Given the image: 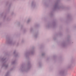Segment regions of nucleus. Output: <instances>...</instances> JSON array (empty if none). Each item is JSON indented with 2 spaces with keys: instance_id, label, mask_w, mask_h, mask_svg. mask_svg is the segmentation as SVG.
I'll use <instances>...</instances> for the list:
<instances>
[{
  "instance_id": "f257e3e1",
  "label": "nucleus",
  "mask_w": 76,
  "mask_h": 76,
  "mask_svg": "<svg viewBox=\"0 0 76 76\" xmlns=\"http://www.w3.org/2000/svg\"><path fill=\"white\" fill-rule=\"evenodd\" d=\"M31 66V65H29L27 66H23V65L22 64L21 65L19 70L21 72L24 73V72H26L28 71L29 69H30Z\"/></svg>"
},
{
  "instance_id": "f03ea898",
  "label": "nucleus",
  "mask_w": 76,
  "mask_h": 76,
  "mask_svg": "<svg viewBox=\"0 0 76 76\" xmlns=\"http://www.w3.org/2000/svg\"><path fill=\"white\" fill-rule=\"evenodd\" d=\"M2 67H4L5 68H7V67H8V65L6 64L5 63L4 64L2 65Z\"/></svg>"
},
{
  "instance_id": "7ed1b4c3",
  "label": "nucleus",
  "mask_w": 76,
  "mask_h": 76,
  "mask_svg": "<svg viewBox=\"0 0 76 76\" xmlns=\"http://www.w3.org/2000/svg\"><path fill=\"white\" fill-rule=\"evenodd\" d=\"M72 64H69L67 66L68 68H70L72 67Z\"/></svg>"
},
{
  "instance_id": "20e7f679",
  "label": "nucleus",
  "mask_w": 76,
  "mask_h": 76,
  "mask_svg": "<svg viewBox=\"0 0 76 76\" xmlns=\"http://www.w3.org/2000/svg\"><path fill=\"white\" fill-rule=\"evenodd\" d=\"M5 60H6V58H2L1 59V61H2L3 62H4V61H5Z\"/></svg>"
},
{
  "instance_id": "39448f33",
  "label": "nucleus",
  "mask_w": 76,
  "mask_h": 76,
  "mask_svg": "<svg viewBox=\"0 0 76 76\" xmlns=\"http://www.w3.org/2000/svg\"><path fill=\"white\" fill-rule=\"evenodd\" d=\"M9 72H7V73L6 74L5 76H9Z\"/></svg>"
},
{
  "instance_id": "423d86ee",
  "label": "nucleus",
  "mask_w": 76,
  "mask_h": 76,
  "mask_svg": "<svg viewBox=\"0 0 76 76\" xmlns=\"http://www.w3.org/2000/svg\"><path fill=\"white\" fill-rule=\"evenodd\" d=\"M15 61H14L12 62V64H13L15 63Z\"/></svg>"
},
{
  "instance_id": "0eeeda50",
  "label": "nucleus",
  "mask_w": 76,
  "mask_h": 76,
  "mask_svg": "<svg viewBox=\"0 0 76 76\" xmlns=\"http://www.w3.org/2000/svg\"><path fill=\"white\" fill-rule=\"evenodd\" d=\"M64 73V71H62L61 72V74H63V73Z\"/></svg>"
},
{
  "instance_id": "6e6552de",
  "label": "nucleus",
  "mask_w": 76,
  "mask_h": 76,
  "mask_svg": "<svg viewBox=\"0 0 76 76\" xmlns=\"http://www.w3.org/2000/svg\"><path fill=\"white\" fill-rule=\"evenodd\" d=\"M44 55H45V53H42V56H44Z\"/></svg>"
},
{
  "instance_id": "1a4fd4ad",
  "label": "nucleus",
  "mask_w": 76,
  "mask_h": 76,
  "mask_svg": "<svg viewBox=\"0 0 76 76\" xmlns=\"http://www.w3.org/2000/svg\"><path fill=\"white\" fill-rule=\"evenodd\" d=\"M16 50H15L14 51V52H13V53L14 54H15V53H16Z\"/></svg>"
},
{
  "instance_id": "9d476101",
  "label": "nucleus",
  "mask_w": 76,
  "mask_h": 76,
  "mask_svg": "<svg viewBox=\"0 0 76 76\" xmlns=\"http://www.w3.org/2000/svg\"><path fill=\"white\" fill-rule=\"evenodd\" d=\"M33 53H34V52H32L31 53V54H33Z\"/></svg>"
}]
</instances>
